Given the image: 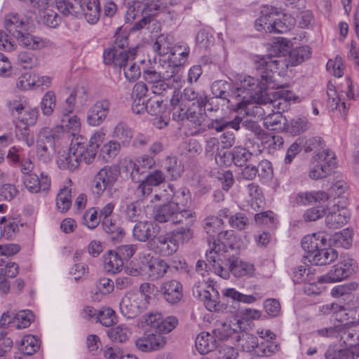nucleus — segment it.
Here are the masks:
<instances>
[{"mask_svg":"<svg viewBox=\"0 0 359 359\" xmlns=\"http://www.w3.org/2000/svg\"><path fill=\"white\" fill-rule=\"evenodd\" d=\"M82 142L72 139L67 153L62 154L57 160V164L61 169L74 171L82 161L85 162L86 153L81 146Z\"/></svg>","mask_w":359,"mask_h":359,"instance_id":"obj_11","label":"nucleus"},{"mask_svg":"<svg viewBox=\"0 0 359 359\" xmlns=\"http://www.w3.org/2000/svg\"><path fill=\"white\" fill-rule=\"evenodd\" d=\"M156 164L153 156L148 154H144L135 161L125 160L122 168L130 176L133 181L140 182L142 177L151 169Z\"/></svg>","mask_w":359,"mask_h":359,"instance_id":"obj_12","label":"nucleus"},{"mask_svg":"<svg viewBox=\"0 0 359 359\" xmlns=\"http://www.w3.org/2000/svg\"><path fill=\"white\" fill-rule=\"evenodd\" d=\"M165 168L170 175L171 180L179 178L184 171V166L181 162H179L177 158L175 156H168L165 161Z\"/></svg>","mask_w":359,"mask_h":359,"instance_id":"obj_55","label":"nucleus"},{"mask_svg":"<svg viewBox=\"0 0 359 359\" xmlns=\"http://www.w3.org/2000/svg\"><path fill=\"white\" fill-rule=\"evenodd\" d=\"M175 74V71H171L170 74H161L154 69H148L143 71V78L150 85V87L157 83L162 79H170Z\"/></svg>","mask_w":359,"mask_h":359,"instance_id":"obj_61","label":"nucleus"},{"mask_svg":"<svg viewBox=\"0 0 359 359\" xmlns=\"http://www.w3.org/2000/svg\"><path fill=\"white\" fill-rule=\"evenodd\" d=\"M105 135L104 130L100 129L95 132L89 140L82 135L74 137L76 140L80 141L81 140V142L83 144V146L81 147L86 153L85 163L90 164L94 161L97 153V149L104 140Z\"/></svg>","mask_w":359,"mask_h":359,"instance_id":"obj_16","label":"nucleus"},{"mask_svg":"<svg viewBox=\"0 0 359 359\" xmlns=\"http://www.w3.org/2000/svg\"><path fill=\"white\" fill-rule=\"evenodd\" d=\"M325 359H359V348H341L331 344L325 353Z\"/></svg>","mask_w":359,"mask_h":359,"instance_id":"obj_27","label":"nucleus"},{"mask_svg":"<svg viewBox=\"0 0 359 359\" xmlns=\"http://www.w3.org/2000/svg\"><path fill=\"white\" fill-rule=\"evenodd\" d=\"M40 347V341L33 335L25 336L20 347V351L24 355H32L36 353Z\"/></svg>","mask_w":359,"mask_h":359,"instance_id":"obj_54","label":"nucleus"},{"mask_svg":"<svg viewBox=\"0 0 359 359\" xmlns=\"http://www.w3.org/2000/svg\"><path fill=\"white\" fill-rule=\"evenodd\" d=\"M36 157L43 163L50 162L55 153V133L50 128L41 129L36 137Z\"/></svg>","mask_w":359,"mask_h":359,"instance_id":"obj_9","label":"nucleus"},{"mask_svg":"<svg viewBox=\"0 0 359 359\" xmlns=\"http://www.w3.org/2000/svg\"><path fill=\"white\" fill-rule=\"evenodd\" d=\"M311 50L309 46H299L289 51L287 61L289 66H297L306 60H308L311 57Z\"/></svg>","mask_w":359,"mask_h":359,"instance_id":"obj_38","label":"nucleus"},{"mask_svg":"<svg viewBox=\"0 0 359 359\" xmlns=\"http://www.w3.org/2000/svg\"><path fill=\"white\" fill-rule=\"evenodd\" d=\"M166 337L154 333L144 334L135 341L136 347L142 352H151L162 348L166 344Z\"/></svg>","mask_w":359,"mask_h":359,"instance_id":"obj_20","label":"nucleus"},{"mask_svg":"<svg viewBox=\"0 0 359 359\" xmlns=\"http://www.w3.org/2000/svg\"><path fill=\"white\" fill-rule=\"evenodd\" d=\"M199 297L208 310L212 311L218 309L219 294L213 286L208 285L207 289L201 290Z\"/></svg>","mask_w":359,"mask_h":359,"instance_id":"obj_35","label":"nucleus"},{"mask_svg":"<svg viewBox=\"0 0 359 359\" xmlns=\"http://www.w3.org/2000/svg\"><path fill=\"white\" fill-rule=\"evenodd\" d=\"M56 107V97L53 91L46 92L41 102V109L44 116L53 114Z\"/></svg>","mask_w":359,"mask_h":359,"instance_id":"obj_58","label":"nucleus"},{"mask_svg":"<svg viewBox=\"0 0 359 359\" xmlns=\"http://www.w3.org/2000/svg\"><path fill=\"white\" fill-rule=\"evenodd\" d=\"M316 161H323V163H317L311 168L309 176L311 179L317 180L325 178L330 175L332 168L336 165L335 155L330 149L323 151L314 156Z\"/></svg>","mask_w":359,"mask_h":359,"instance_id":"obj_15","label":"nucleus"},{"mask_svg":"<svg viewBox=\"0 0 359 359\" xmlns=\"http://www.w3.org/2000/svg\"><path fill=\"white\" fill-rule=\"evenodd\" d=\"M234 87L233 84L227 81L217 80L211 85V92L216 98L226 100L227 107L237 112V107L233 106L231 102Z\"/></svg>","mask_w":359,"mask_h":359,"instance_id":"obj_21","label":"nucleus"},{"mask_svg":"<svg viewBox=\"0 0 359 359\" xmlns=\"http://www.w3.org/2000/svg\"><path fill=\"white\" fill-rule=\"evenodd\" d=\"M67 114L64 115H58V118L61 121V128L64 130H67L74 135L79 130L81 127L80 118L76 115H71Z\"/></svg>","mask_w":359,"mask_h":359,"instance_id":"obj_49","label":"nucleus"},{"mask_svg":"<svg viewBox=\"0 0 359 359\" xmlns=\"http://www.w3.org/2000/svg\"><path fill=\"white\" fill-rule=\"evenodd\" d=\"M215 339L208 332H203L196 338V348L200 353L205 354L215 348Z\"/></svg>","mask_w":359,"mask_h":359,"instance_id":"obj_45","label":"nucleus"},{"mask_svg":"<svg viewBox=\"0 0 359 359\" xmlns=\"http://www.w3.org/2000/svg\"><path fill=\"white\" fill-rule=\"evenodd\" d=\"M8 107L11 115L18 121L15 126L16 137L25 142L28 147H32L34 144V137L29 128L36 123L38 109L30 107L25 101L17 99L9 100Z\"/></svg>","mask_w":359,"mask_h":359,"instance_id":"obj_4","label":"nucleus"},{"mask_svg":"<svg viewBox=\"0 0 359 359\" xmlns=\"http://www.w3.org/2000/svg\"><path fill=\"white\" fill-rule=\"evenodd\" d=\"M240 120L238 118H234L231 121H228L224 117L219 118H212L207 124L208 129H212L219 133L226 130L229 128L239 130L238 123Z\"/></svg>","mask_w":359,"mask_h":359,"instance_id":"obj_40","label":"nucleus"},{"mask_svg":"<svg viewBox=\"0 0 359 359\" xmlns=\"http://www.w3.org/2000/svg\"><path fill=\"white\" fill-rule=\"evenodd\" d=\"M229 158L233 162L235 165L242 167L246 165L247 162L251 159L253 154L242 147H234L231 151L228 153Z\"/></svg>","mask_w":359,"mask_h":359,"instance_id":"obj_41","label":"nucleus"},{"mask_svg":"<svg viewBox=\"0 0 359 359\" xmlns=\"http://www.w3.org/2000/svg\"><path fill=\"white\" fill-rule=\"evenodd\" d=\"M102 226L104 231L110 235V238L112 241H119L125 235L123 228L112 218L105 219V220L102 221Z\"/></svg>","mask_w":359,"mask_h":359,"instance_id":"obj_46","label":"nucleus"},{"mask_svg":"<svg viewBox=\"0 0 359 359\" xmlns=\"http://www.w3.org/2000/svg\"><path fill=\"white\" fill-rule=\"evenodd\" d=\"M5 28L11 35L15 37L19 43L31 50L46 47L49 41L29 34V25L18 14H9L5 18Z\"/></svg>","mask_w":359,"mask_h":359,"instance_id":"obj_5","label":"nucleus"},{"mask_svg":"<svg viewBox=\"0 0 359 359\" xmlns=\"http://www.w3.org/2000/svg\"><path fill=\"white\" fill-rule=\"evenodd\" d=\"M326 242L327 238L323 233L318 232L305 236L302 240L301 245L306 255H310L313 252H316L320 248L325 247Z\"/></svg>","mask_w":359,"mask_h":359,"instance_id":"obj_26","label":"nucleus"},{"mask_svg":"<svg viewBox=\"0 0 359 359\" xmlns=\"http://www.w3.org/2000/svg\"><path fill=\"white\" fill-rule=\"evenodd\" d=\"M148 248L159 257H170L179 248L177 238L170 231L154 236L147 243Z\"/></svg>","mask_w":359,"mask_h":359,"instance_id":"obj_10","label":"nucleus"},{"mask_svg":"<svg viewBox=\"0 0 359 359\" xmlns=\"http://www.w3.org/2000/svg\"><path fill=\"white\" fill-rule=\"evenodd\" d=\"M327 95L331 106H334V108L338 109L343 116H346L350 107V102L346 100L342 101L343 94L341 91L337 93L335 85L331 81L327 83Z\"/></svg>","mask_w":359,"mask_h":359,"instance_id":"obj_28","label":"nucleus"},{"mask_svg":"<svg viewBox=\"0 0 359 359\" xmlns=\"http://www.w3.org/2000/svg\"><path fill=\"white\" fill-rule=\"evenodd\" d=\"M144 259L147 267V273L151 280L161 278L167 273L170 266L163 259L151 256L150 254L144 255Z\"/></svg>","mask_w":359,"mask_h":359,"instance_id":"obj_19","label":"nucleus"},{"mask_svg":"<svg viewBox=\"0 0 359 359\" xmlns=\"http://www.w3.org/2000/svg\"><path fill=\"white\" fill-rule=\"evenodd\" d=\"M294 203L298 205H305L317 202H324L330 198L327 193L323 191L301 192L294 196Z\"/></svg>","mask_w":359,"mask_h":359,"instance_id":"obj_31","label":"nucleus"},{"mask_svg":"<svg viewBox=\"0 0 359 359\" xmlns=\"http://www.w3.org/2000/svg\"><path fill=\"white\" fill-rule=\"evenodd\" d=\"M337 205V210L326 215L325 224L330 229H338L346 224L350 219V212L344 204Z\"/></svg>","mask_w":359,"mask_h":359,"instance_id":"obj_24","label":"nucleus"},{"mask_svg":"<svg viewBox=\"0 0 359 359\" xmlns=\"http://www.w3.org/2000/svg\"><path fill=\"white\" fill-rule=\"evenodd\" d=\"M154 219L159 223L170 222L172 224L183 223L184 219L189 223L194 219V211L189 208H181L176 203L170 201L158 205L154 210Z\"/></svg>","mask_w":359,"mask_h":359,"instance_id":"obj_6","label":"nucleus"},{"mask_svg":"<svg viewBox=\"0 0 359 359\" xmlns=\"http://www.w3.org/2000/svg\"><path fill=\"white\" fill-rule=\"evenodd\" d=\"M152 224L147 222H138L136 223L133 230V238L140 242L147 243L153 237L151 232Z\"/></svg>","mask_w":359,"mask_h":359,"instance_id":"obj_48","label":"nucleus"},{"mask_svg":"<svg viewBox=\"0 0 359 359\" xmlns=\"http://www.w3.org/2000/svg\"><path fill=\"white\" fill-rule=\"evenodd\" d=\"M126 219L131 222H138L141 219L142 209L137 201L132 202L126 205L123 211Z\"/></svg>","mask_w":359,"mask_h":359,"instance_id":"obj_64","label":"nucleus"},{"mask_svg":"<svg viewBox=\"0 0 359 359\" xmlns=\"http://www.w3.org/2000/svg\"><path fill=\"white\" fill-rule=\"evenodd\" d=\"M311 124L305 116H295L290 121L283 122L284 131L294 136L308 130Z\"/></svg>","mask_w":359,"mask_h":359,"instance_id":"obj_29","label":"nucleus"},{"mask_svg":"<svg viewBox=\"0 0 359 359\" xmlns=\"http://www.w3.org/2000/svg\"><path fill=\"white\" fill-rule=\"evenodd\" d=\"M341 342L348 348H359V325L344 323Z\"/></svg>","mask_w":359,"mask_h":359,"instance_id":"obj_34","label":"nucleus"},{"mask_svg":"<svg viewBox=\"0 0 359 359\" xmlns=\"http://www.w3.org/2000/svg\"><path fill=\"white\" fill-rule=\"evenodd\" d=\"M261 140L264 148L269 149L277 150L283 145V138L280 135H271L264 130V135H261L258 138Z\"/></svg>","mask_w":359,"mask_h":359,"instance_id":"obj_59","label":"nucleus"},{"mask_svg":"<svg viewBox=\"0 0 359 359\" xmlns=\"http://www.w3.org/2000/svg\"><path fill=\"white\" fill-rule=\"evenodd\" d=\"M102 219L98 215V212L95 208L88 210L82 216L81 224L86 226L90 229L96 228Z\"/></svg>","mask_w":359,"mask_h":359,"instance_id":"obj_62","label":"nucleus"},{"mask_svg":"<svg viewBox=\"0 0 359 359\" xmlns=\"http://www.w3.org/2000/svg\"><path fill=\"white\" fill-rule=\"evenodd\" d=\"M168 189L170 190L172 194H169L172 196V202L176 203L181 208H186V207L191 203V193L189 189L182 187L177 191H175V187L173 184H168Z\"/></svg>","mask_w":359,"mask_h":359,"instance_id":"obj_43","label":"nucleus"},{"mask_svg":"<svg viewBox=\"0 0 359 359\" xmlns=\"http://www.w3.org/2000/svg\"><path fill=\"white\" fill-rule=\"evenodd\" d=\"M313 265H326L334 261L337 253L333 248H320L316 252L304 256Z\"/></svg>","mask_w":359,"mask_h":359,"instance_id":"obj_25","label":"nucleus"},{"mask_svg":"<svg viewBox=\"0 0 359 359\" xmlns=\"http://www.w3.org/2000/svg\"><path fill=\"white\" fill-rule=\"evenodd\" d=\"M72 191L68 187H64L60 189L56 197V206L57 210L65 213L67 212L72 206Z\"/></svg>","mask_w":359,"mask_h":359,"instance_id":"obj_50","label":"nucleus"},{"mask_svg":"<svg viewBox=\"0 0 359 359\" xmlns=\"http://www.w3.org/2000/svg\"><path fill=\"white\" fill-rule=\"evenodd\" d=\"M238 341L243 351L250 353L252 352L253 354H255V348L258 344L257 337L252 334L245 332L243 333L241 336H239Z\"/></svg>","mask_w":359,"mask_h":359,"instance_id":"obj_63","label":"nucleus"},{"mask_svg":"<svg viewBox=\"0 0 359 359\" xmlns=\"http://www.w3.org/2000/svg\"><path fill=\"white\" fill-rule=\"evenodd\" d=\"M355 261L351 258L344 257L335 264L331 270L318 278L319 282L334 283L345 280L355 273Z\"/></svg>","mask_w":359,"mask_h":359,"instance_id":"obj_14","label":"nucleus"},{"mask_svg":"<svg viewBox=\"0 0 359 359\" xmlns=\"http://www.w3.org/2000/svg\"><path fill=\"white\" fill-rule=\"evenodd\" d=\"M224 245H219L215 249L206 252V259L213 266L214 272L224 279H228L231 273L236 277L252 276L255 273L254 264L239 260L233 256L221 257Z\"/></svg>","mask_w":359,"mask_h":359,"instance_id":"obj_3","label":"nucleus"},{"mask_svg":"<svg viewBox=\"0 0 359 359\" xmlns=\"http://www.w3.org/2000/svg\"><path fill=\"white\" fill-rule=\"evenodd\" d=\"M279 349L278 345L269 339L258 342L255 354L258 357H269L275 354Z\"/></svg>","mask_w":359,"mask_h":359,"instance_id":"obj_53","label":"nucleus"},{"mask_svg":"<svg viewBox=\"0 0 359 359\" xmlns=\"http://www.w3.org/2000/svg\"><path fill=\"white\" fill-rule=\"evenodd\" d=\"M84 6L81 14L84 15L86 20L90 24L97 22L100 18V7L99 0L85 1Z\"/></svg>","mask_w":359,"mask_h":359,"instance_id":"obj_42","label":"nucleus"},{"mask_svg":"<svg viewBox=\"0 0 359 359\" xmlns=\"http://www.w3.org/2000/svg\"><path fill=\"white\" fill-rule=\"evenodd\" d=\"M187 101H193L198 104V107L202 111L208 101L207 93L203 90H195L192 88H186L183 91V96Z\"/></svg>","mask_w":359,"mask_h":359,"instance_id":"obj_39","label":"nucleus"},{"mask_svg":"<svg viewBox=\"0 0 359 359\" xmlns=\"http://www.w3.org/2000/svg\"><path fill=\"white\" fill-rule=\"evenodd\" d=\"M262 15L255 20V28L258 32L272 33L273 19L276 15L273 13L262 11Z\"/></svg>","mask_w":359,"mask_h":359,"instance_id":"obj_52","label":"nucleus"},{"mask_svg":"<svg viewBox=\"0 0 359 359\" xmlns=\"http://www.w3.org/2000/svg\"><path fill=\"white\" fill-rule=\"evenodd\" d=\"M223 225L224 221L219 217L208 216L204 219V229L208 234L212 236L217 233Z\"/></svg>","mask_w":359,"mask_h":359,"instance_id":"obj_60","label":"nucleus"},{"mask_svg":"<svg viewBox=\"0 0 359 359\" xmlns=\"http://www.w3.org/2000/svg\"><path fill=\"white\" fill-rule=\"evenodd\" d=\"M290 41L283 37L276 38L271 46V53L266 55L255 56L253 61L255 68L261 74L268 86L279 88L281 86L276 82L274 74L278 70L287 69L289 64L284 57L289 53Z\"/></svg>","mask_w":359,"mask_h":359,"instance_id":"obj_2","label":"nucleus"},{"mask_svg":"<svg viewBox=\"0 0 359 359\" xmlns=\"http://www.w3.org/2000/svg\"><path fill=\"white\" fill-rule=\"evenodd\" d=\"M190 48L187 45H175L168 56V61L170 64L171 71L183 65L187 60Z\"/></svg>","mask_w":359,"mask_h":359,"instance_id":"obj_30","label":"nucleus"},{"mask_svg":"<svg viewBox=\"0 0 359 359\" xmlns=\"http://www.w3.org/2000/svg\"><path fill=\"white\" fill-rule=\"evenodd\" d=\"M146 297L137 293L126 294L119 304L120 311L127 318H134L142 313L147 307Z\"/></svg>","mask_w":359,"mask_h":359,"instance_id":"obj_13","label":"nucleus"},{"mask_svg":"<svg viewBox=\"0 0 359 359\" xmlns=\"http://www.w3.org/2000/svg\"><path fill=\"white\" fill-rule=\"evenodd\" d=\"M325 148V142L320 136H314L307 139L304 145L303 149L306 153L313 151L316 155L323 154V151L327 150Z\"/></svg>","mask_w":359,"mask_h":359,"instance_id":"obj_56","label":"nucleus"},{"mask_svg":"<svg viewBox=\"0 0 359 359\" xmlns=\"http://www.w3.org/2000/svg\"><path fill=\"white\" fill-rule=\"evenodd\" d=\"M259 74L260 80L250 76H245L234 88L231 102L237 107V112L248 116H260L264 109L258 101L267 89H273L268 86L266 81Z\"/></svg>","mask_w":359,"mask_h":359,"instance_id":"obj_1","label":"nucleus"},{"mask_svg":"<svg viewBox=\"0 0 359 359\" xmlns=\"http://www.w3.org/2000/svg\"><path fill=\"white\" fill-rule=\"evenodd\" d=\"M27 189L31 193L48 191L50 187V178L44 172L41 173V178L36 174H29L23 178Z\"/></svg>","mask_w":359,"mask_h":359,"instance_id":"obj_23","label":"nucleus"},{"mask_svg":"<svg viewBox=\"0 0 359 359\" xmlns=\"http://www.w3.org/2000/svg\"><path fill=\"white\" fill-rule=\"evenodd\" d=\"M173 37L168 34L159 35L153 44L154 50L161 56L170 54L174 48Z\"/></svg>","mask_w":359,"mask_h":359,"instance_id":"obj_36","label":"nucleus"},{"mask_svg":"<svg viewBox=\"0 0 359 359\" xmlns=\"http://www.w3.org/2000/svg\"><path fill=\"white\" fill-rule=\"evenodd\" d=\"M113 46L105 49L103 53L104 63L107 65H121L123 60L128 58V32L118 27L114 35Z\"/></svg>","mask_w":359,"mask_h":359,"instance_id":"obj_7","label":"nucleus"},{"mask_svg":"<svg viewBox=\"0 0 359 359\" xmlns=\"http://www.w3.org/2000/svg\"><path fill=\"white\" fill-rule=\"evenodd\" d=\"M111 107L108 99H102L93 104L87 112L86 121L91 126H98L106 119Z\"/></svg>","mask_w":359,"mask_h":359,"instance_id":"obj_17","label":"nucleus"},{"mask_svg":"<svg viewBox=\"0 0 359 359\" xmlns=\"http://www.w3.org/2000/svg\"><path fill=\"white\" fill-rule=\"evenodd\" d=\"M175 4L172 0H143L137 2L128 8L125 15L126 22L132 23L140 13L153 17L157 11Z\"/></svg>","mask_w":359,"mask_h":359,"instance_id":"obj_8","label":"nucleus"},{"mask_svg":"<svg viewBox=\"0 0 359 359\" xmlns=\"http://www.w3.org/2000/svg\"><path fill=\"white\" fill-rule=\"evenodd\" d=\"M172 98L170 99V104L172 110V119L176 121H182L185 119L188 113L189 107L184 98L179 96L175 90Z\"/></svg>","mask_w":359,"mask_h":359,"instance_id":"obj_32","label":"nucleus"},{"mask_svg":"<svg viewBox=\"0 0 359 359\" xmlns=\"http://www.w3.org/2000/svg\"><path fill=\"white\" fill-rule=\"evenodd\" d=\"M283 121L286 122V118L281 112L277 111L266 115L264 118V125L269 130L284 131Z\"/></svg>","mask_w":359,"mask_h":359,"instance_id":"obj_51","label":"nucleus"},{"mask_svg":"<svg viewBox=\"0 0 359 359\" xmlns=\"http://www.w3.org/2000/svg\"><path fill=\"white\" fill-rule=\"evenodd\" d=\"M123 266V261L114 250H109L104 256V267L107 272L113 273L121 271Z\"/></svg>","mask_w":359,"mask_h":359,"instance_id":"obj_44","label":"nucleus"},{"mask_svg":"<svg viewBox=\"0 0 359 359\" xmlns=\"http://www.w3.org/2000/svg\"><path fill=\"white\" fill-rule=\"evenodd\" d=\"M241 324L242 323L240 320H238L236 323H233V325L222 323L214 330L213 334L216 339L222 341L226 340L233 333L241 330Z\"/></svg>","mask_w":359,"mask_h":359,"instance_id":"obj_47","label":"nucleus"},{"mask_svg":"<svg viewBox=\"0 0 359 359\" xmlns=\"http://www.w3.org/2000/svg\"><path fill=\"white\" fill-rule=\"evenodd\" d=\"M133 137L132 129L123 121L118 123L112 131V137L114 141L120 142L123 147H128L130 144Z\"/></svg>","mask_w":359,"mask_h":359,"instance_id":"obj_33","label":"nucleus"},{"mask_svg":"<svg viewBox=\"0 0 359 359\" xmlns=\"http://www.w3.org/2000/svg\"><path fill=\"white\" fill-rule=\"evenodd\" d=\"M196 221V214L194 212V219L191 223H189L188 220L184 219L182 224L184 226H181L170 231L174 238H177V241L179 243L180 241L182 243L189 242L194 236V231L191 226L194 224Z\"/></svg>","mask_w":359,"mask_h":359,"instance_id":"obj_37","label":"nucleus"},{"mask_svg":"<svg viewBox=\"0 0 359 359\" xmlns=\"http://www.w3.org/2000/svg\"><path fill=\"white\" fill-rule=\"evenodd\" d=\"M160 292L165 302L172 305L179 303L183 297L182 283L174 279L163 282Z\"/></svg>","mask_w":359,"mask_h":359,"instance_id":"obj_18","label":"nucleus"},{"mask_svg":"<svg viewBox=\"0 0 359 359\" xmlns=\"http://www.w3.org/2000/svg\"><path fill=\"white\" fill-rule=\"evenodd\" d=\"M136 53L137 48H132L128 53V58L123 60L121 65H113L114 67L123 69L125 77L130 82L135 81L141 75L140 66L134 62Z\"/></svg>","mask_w":359,"mask_h":359,"instance_id":"obj_22","label":"nucleus"},{"mask_svg":"<svg viewBox=\"0 0 359 359\" xmlns=\"http://www.w3.org/2000/svg\"><path fill=\"white\" fill-rule=\"evenodd\" d=\"M107 189L111 188L117 180V174L115 169L111 167L105 166L95 175Z\"/></svg>","mask_w":359,"mask_h":359,"instance_id":"obj_57","label":"nucleus"}]
</instances>
